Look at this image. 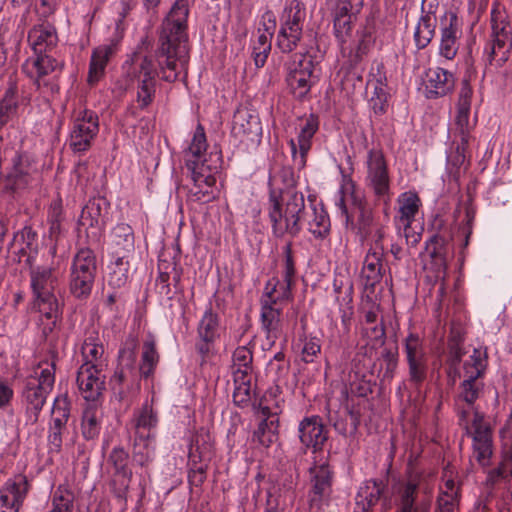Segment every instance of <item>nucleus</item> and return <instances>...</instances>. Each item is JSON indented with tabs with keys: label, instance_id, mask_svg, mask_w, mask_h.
I'll return each mask as SVG.
<instances>
[{
	"label": "nucleus",
	"instance_id": "nucleus-18",
	"mask_svg": "<svg viewBox=\"0 0 512 512\" xmlns=\"http://www.w3.org/2000/svg\"><path fill=\"white\" fill-rule=\"evenodd\" d=\"M461 29L454 13L446 14L441 19L439 54L447 60L455 58L459 47Z\"/></svg>",
	"mask_w": 512,
	"mask_h": 512
},
{
	"label": "nucleus",
	"instance_id": "nucleus-54",
	"mask_svg": "<svg viewBox=\"0 0 512 512\" xmlns=\"http://www.w3.org/2000/svg\"><path fill=\"white\" fill-rule=\"evenodd\" d=\"M381 370L383 371V381H391L398 366L397 349L384 348L381 352Z\"/></svg>",
	"mask_w": 512,
	"mask_h": 512
},
{
	"label": "nucleus",
	"instance_id": "nucleus-49",
	"mask_svg": "<svg viewBox=\"0 0 512 512\" xmlns=\"http://www.w3.org/2000/svg\"><path fill=\"white\" fill-rule=\"evenodd\" d=\"M74 493L66 486L60 485L52 497V508L48 512H73Z\"/></svg>",
	"mask_w": 512,
	"mask_h": 512
},
{
	"label": "nucleus",
	"instance_id": "nucleus-53",
	"mask_svg": "<svg viewBox=\"0 0 512 512\" xmlns=\"http://www.w3.org/2000/svg\"><path fill=\"white\" fill-rule=\"evenodd\" d=\"M17 91L16 82L10 80L8 88L6 89L3 98L0 100V113L9 118L16 113L18 108Z\"/></svg>",
	"mask_w": 512,
	"mask_h": 512
},
{
	"label": "nucleus",
	"instance_id": "nucleus-16",
	"mask_svg": "<svg viewBox=\"0 0 512 512\" xmlns=\"http://www.w3.org/2000/svg\"><path fill=\"white\" fill-rule=\"evenodd\" d=\"M78 389L87 401H96L105 390V376L99 364L83 363L77 372Z\"/></svg>",
	"mask_w": 512,
	"mask_h": 512
},
{
	"label": "nucleus",
	"instance_id": "nucleus-29",
	"mask_svg": "<svg viewBox=\"0 0 512 512\" xmlns=\"http://www.w3.org/2000/svg\"><path fill=\"white\" fill-rule=\"evenodd\" d=\"M156 450V438L154 433L147 435H135L132 460L141 468H147L154 460Z\"/></svg>",
	"mask_w": 512,
	"mask_h": 512
},
{
	"label": "nucleus",
	"instance_id": "nucleus-2",
	"mask_svg": "<svg viewBox=\"0 0 512 512\" xmlns=\"http://www.w3.org/2000/svg\"><path fill=\"white\" fill-rule=\"evenodd\" d=\"M309 213L303 193L288 191L286 196L281 197L274 189L270 191L268 216L275 237L298 236L302 229L301 223H307Z\"/></svg>",
	"mask_w": 512,
	"mask_h": 512
},
{
	"label": "nucleus",
	"instance_id": "nucleus-22",
	"mask_svg": "<svg viewBox=\"0 0 512 512\" xmlns=\"http://www.w3.org/2000/svg\"><path fill=\"white\" fill-rule=\"evenodd\" d=\"M300 442L306 448L320 450L327 441L328 435L319 416L305 417L298 427Z\"/></svg>",
	"mask_w": 512,
	"mask_h": 512
},
{
	"label": "nucleus",
	"instance_id": "nucleus-19",
	"mask_svg": "<svg viewBox=\"0 0 512 512\" xmlns=\"http://www.w3.org/2000/svg\"><path fill=\"white\" fill-rule=\"evenodd\" d=\"M28 489V480L22 474L8 480L0 490V512H19Z\"/></svg>",
	"mask_w": 512,
	"mask_h": 512
},
{
	"label": "nucleus",
	"instance_id": "nucleus-50",
	"mask_svg": "<svg viewBox=\"0 0 512 512\" xmlns=\"http://www.w3.org/2000/svg\"><path fill=\"white\" fill-rule=\"evenodd\" d=\"M430 257L439 265H444L448 254L447 239L439 234L433 235L426 243Z\"/></svg>",
	"mask_w": 512,
	"mask_h": 512
},
{
	"label": "nucleus",
	"instance_id": "nucleus-45",
	"mask_svg": "<svg viewBox=\"0 0 512 512\" xmlns=\"http://www.w3.org/2000/svg\"><path fill=\"white\" fill-rule=\"evenodd\" d=\"M278 440V419H262L258 428L254 431L253 441H257L264 447H270Z\"/></svg>",
	"mask_w": 512,
	"mask_h": 512
},
{
	"label": "nucleus",
	"instance_id": "nucleus-57",
	"mask_svg": "<svg viewBox=\"0 0 512 512\" xmlns=\"http://www.w3.org/2000/svg\"><path fill=\"white\" fill-rule=\"evenodd\" d=\"M294 284L288 283L284 280H276V282L272 285L271 290H268L265 293V296L262 300H270V297L273 300H276V305L280 302L288 301L291 299L292 293L291 289Z\"/></svg>",
	"mask_w": 512,
	"mask_h": 512
},
{
	"label": "nucleus",
	"instance_id": "nucleus-28",
	"mask_svg": "<svg viewBox=\"0 0 512 512\" xmlns=\"http://www.w3.org/2000/svg\"><path fill=\"white\" fill-rule=\"evenodd\" d=\"M385 487L382 481L368 480L363 483L356 495L354 512H373V507L382 499Z\"/></svg>",
	"mask_w": 512,
	"mask_h": 512
},
{
	"label": "nucleus",
	"instance_id": "nucleus-8",
	"mask_svg": "<svg viewBox=\"0 0 512 512\" xmlns=\"http://www.w3.org/2000/svg\"><path fill=\"white\" fill-rule=\"evenodd\" d=\"M136 347L134 339L126 342V346L119 353V367L110 379L111 389L119 401L126 400L134 386H139L135 369Z\"/></svg>",
	"mask_w": 512,
	"mask_h": 512
},
{
	"label": "nucleus",
	"instance_id": "nucleus-52",
	"mask_svg": "<svg viewBox=\"0 0 512 512\" xmlns=\"http://www.w3.org/2000/svg\"><path fill=\"white\" fill-rule=\"evenodd\" d=\"M101 425L96 411L88 408L84 411L81 423L82 435L86 440H93L98 437Z\"/></svg>",
	"mask_w": 512,
	"mask_h": 512
},
{
	"label": "nucleus",
	"instance_id": "nucleus-33",
	"mask_svg": "<svg viewBox=\"0 0 512 512\" xmlns=\"http://www.w3.org/2000/svg\"><path fill=\"white\" fill-rule=\"evenodd\" d=\"M29 42L35 54L47 53L57 44V33L54 27L41 25L34 27L28 35Z\"/></svg>",
	"mask_w": 512,
	"mask_h": 512
},
{
	"label": "nucleus",
	"instance_id": "nucleus-43",
	"mask_svg": "<svg viewBox=\"0 0 512 512\" xmlns=\"http://www.w3.org/2000/svg\"><path fill=\"white\" fill-rule=\"evenodd\" d=\"M271 189H274L281 197L286 196L288 191H296V179L291 167H282L273 177L270 178Z\"/></svg>",
	"mask_w": 512,
	"mask_h": 512
},
{
	"label": "nucleus",
	"instance_id": "nucleus-9",
	"mask_svg": "<svg viewBox=\"0 0 512 512\" xmlns=\"http://www.w3.org/2000/svg\"><path fill=\"white\" fill-rule=\"evenodd\" d=\"M306 17L305 7L299 0H292L284 10L276 45L283 53L296 49L302 39Z\"/></svg>",
	"mask_w": 512,
	"mask_h": 512
},
{
	"label": "nucleus",
	"instance_id": "nucleus-12",
	"mask_svg": "<svg viewBox=\"0 0 512 512\" xmlns=\"http://www.w3.org/2000/svg\"><path fill=\"white\" fill-rule=\"evenodd\" d=\"M129 453L121 446L114 447L107 457V468L111 472L110 488L120 500H125L132 479L128 467Z\"/></svg>",
	"mask_w": 512,
	"mask_h": 512
},
{
	"label": "nucleus",
	"instance_id": "nucleus-41",
	"mask_svg": "<svg viewBox=\"0 0 512 512\" xmlns=\"http://www.w3.org/2000/svg\"><path fill=\"white\" fill-rule=\"evenodd\" d=\"M400 220L405 226V231L410 230V223L417 214L420 206V199L416 193L404 192L399 196Z\"/></svg>",
	"mask_w": 512,
	"mask_h": 512
},
{
	"label": "nucleus",
	"instance_id": "nucleus-61",
	"mask_svg": "<svg viewBox=\"0 0 512 512\" xmlns=\"http://www.w3.org/2000/svg\"><path fill=\"white\" fill-rule=\"evenodd\" d=\"M155 81H138L137 85V103L141 109L148 107L155 96Z\"/></svg>",
	"mask_w": 512,
	"mask_h": 512
},
{
	"label": "nucleus",
	"instance_id": "nucleus-40",
	"mask_svg": "<svg viewBox=\"0 0 512 512\" xmlns=\"http://www.w3.org/2000/svg\"><path fill=\"white\" fill-rule=\"evenodd\" d=\"M36 237L31 227H24L14 235L11 248L21 255H27V261H29L37 248Z\"/></svg>",
	"mask_w": 512,
	"mask_h": 512
},
{
	"label": "nucleus",
	"instance_id": "nucleus-7",
	"mask_svg": "<svg viewBox=\"0 0 512 512\" xmlns=\"http://www.w3.org/2000/svg\"><path fill=\"white\" fill-rule=\"evenodd\" d=\"M63 64L48 53L35 54L22 66L24 73L32 80L36 88L43 93L54 94L59 91L56 73L61 72Z\"/></svg>",
	"mask_w": 512,
	"mask_h": 512
},
{
	"label": "nucleus",
	"instance_id": "nucleus-47",
	"mask_svg": "<svg viewBox=\"0 0 512 512\" xmlns=\"http://www.w3.org/2000/svg\"><path fill=\"white\" fill-rule=\"evenodd\" d=\"M418 485L413 481L407 482L399 490L398 512H425L415 506Z\"/></svg>",
	"mask_w": 512,
	"mask_h": 512
},
{
	"label": "nucleus",
	"instance_id": "nucleus-11",
	"mask_svg": "<svg viewBox=\"0 0 512 512\" xmlns=\"http://www.w3.org/2000/svg\"><path fill=\"white\" fill-rule=\"evenodd\" d=\"M287 84L295 98L304 99L315 83L314 61L310 55L295 54L288 65Z\"/></svg>",
	"mask_w": 512,
	"mask_h": 512
},
{
	"label": "nucleus",
	"instance_id": "nucleus-44",
	"mask_svg": "<svg viewBox=\"0 0 512 512\" xmlns=\"http://www.w3.org/2000/svg\"><path fill=\"white\" fill-rule=\"evenodd\" d=\"M158 424V413L151 405L145 403L135 417V435L153 433Z\"/></svg>",
	"mask_w": 512,
	"mask_h": 512
},
{
	"label": "nucleus",
	"instance_id": "nucleus-39",
	"mask_svg": "<svg viewBox=\"0 0 512 512\" xmlns=\"http://www.w3.org/2000/svg\"><path fill=\"white\" fill-rule=\"evenodd\" d=\"M159 354L156 350L155 337L148 334L143 342L141 364L139 367V374L144 378L150 377L158 363Z\"/></svg>",
	"mask_w": 512,
	"mask_h": 512
},
{
	"label": "nucleus",
	"instance_id": "nucleus-30",
	"mask_svg": "<svg viewBox=\"0 0 512 512\" xmlns=\"http://www.w3.org/2000/svg\"><path fill=\"white\" fill-rule=\"evenodd\" d=\"M312 489L310 492L311 508H320L322 500L330 492L331 473L327 466L321 465L311 471Z\"/></svg>",
	"mask_w": 512,
	"mask_h": 512
},
{
	"label": "nucleus",
	"instance_id": "nucleus-10",
	"mask_svg": "<svg viewBox=\"0 0 512 512\" xmlns=\"http://www.w3.org/2000/svg\"><path fill=\"white\" fill-rule=\"evenodd\" d=\"M366 185L375 198L388 208L391 201L388 165L381 149L372 148L367 153Z\"/></svg>",
	"mask_w": 512,
	"mask_h": 512
},
{
	"label": "nucleus",
	"instance_id": "nucleus-64",
	"mask_svg": "<svg viewBox=\"0 0 512 512\" xmlns=\"http://www.w3.org/2000/svg\"><path fill=\"white\" fill-rule=\"evenodd\" d=\"M189 466L188 480L190 485L201 486L206 480L209 464L189 462Z\"/></svg>",
	"mask_w": 512,
	"mask_h": 512
},
{
	"label": "nucleus",
	"instance_id": "nucleus-59",
	"mask_svg": "<svg viewBox=\"0 0 512 512\" xmlns=\"http://www.w3.org/2000/svg\"><path fill=\"white\" fill-rule=\"evenodd\" d=\"M447 348L446 365L459 366L462 356L465 354L462 338L459 335L451 336Z\"/></svg>",
	"mask_w": 512,
	"mask_h": 512
},
{
	"label": "nucleus",
	"instance_id": "nucleus-24",
	"mask_svg": "<svg viewBox=\"0 0 512 512\" xmlns=\"http://www.w3.org/2000/svg\"><path fill=\"white\" fill-rule=\"evenodd\" d=\"M455 85L452 73L440 68H429L426 71L425 89L429 98H437L450 93Z\"/></svg>",
	"mask_w": 512,
	"mask_h": 512
},
{
	"label": "nucleus",
	"instance_id": "nucleus-4",
	"mask_svg": "<svg viewBox=\"0 0 512 512\" xmlns=\"http://www.w3.org/2000/svg\"><path fill=\"white\" fill-rule=\"evenodd\" d=\"M30 286L33 293V305L47 319H57L60 315L59 279L51 267L30 268Z\"/></svg>",
	"mask_w": 512,
	"mask_h": 512
},
{
	"label": "nucleus",
	"instance_id": "nucleus-26",
	"mask_svg": "<svg viewBox=\"0 0 512 512\" xmlns=\"http://www.w3.org/2000/svg\"><path fill=\"white\" fill-rule=\"evenodd\" d=\"M116 51L117 43L114 41L99 45L92 51L88 72L90 85L97 83L104 76L107 63L116 54Z\"/></svg>",
	"mask_w": 512,
	"mask_h": 512
},
{
	"label": "nucleus",
	"instance_id": "nucleus-27",
	"mask_svg": "<svg viewBox=\"0 0 512 512\" xmlns=\"http://www.w3.org/2000/svg\"><path fill=\"white\" fill-rule=\"evenodd\" d=\"M108 210L109 203L104 197L90 199L82 209L81 225L101 229L106 224Z\"/></svg>",
	"mask_w": 512,
	"mask_h": 512
},
{
	"label": "nucleus",
	"instance_id": "nucleus-37",
	"mask_svg": "<svg viewBox=\"0 0 512 512\" xmlns=\"http://www.w3.org/2000/svg\"><path fill=\"white\" fill-rule=\"evenodd\" d=\"M436 23V16L432 12L422 14L414 32V42L418 49H424L430 44L435 34Z\"/></svg>",
	"mask_w": 512,
	"mask_h": 512
},
{
	"label": "nucleus",
	"instance_id": "nucleus-25",
	"mask_svg": "<svg viewBox=\"0 0 512 512\" xmlns=\"http://www.w3.org/2000/svg\"><path fill=\"white\" fill-rule=\"evenodd\" d=\"M281 308L276 305V300L270 297V300L261 301V322L266 332L267 345L272 347L279 337Z\"/></svg>",
	"mask_w": 512,
	"mask_h": 512
},
{
	"label": "nucleus",
	"instance_id": "nucleus-56",
	"mask_svg": "<svg viewBox=\"0 0 512 512\" xmlns=\"http://www.w3.org/2000/svg\"><path fill=\"white\" fill-rule=\"evenodd\" d=\"M214 186H208L204 182H193V186L189 189L188 199L193 202L209 203L216 198Z\"/></svg>",
	"mask_w": 512,
	"mask_h": 512
},
{
	"label": "nucleus",
	"instance_id": "nucleus-58",
	"mask_svg": "<svg viewBox=\"0 0 512 512\" xmlns=\"http://www.w3.org/2000/svg\"><path fill=\"white\" fill-rule=\"evenodd\" d=\"M206 149L207 141L204 128L201 125H198L194 132L191 144L188 147L185 159L203 157V152H205Z\"/></svg>",
	"mask_w": 512,
	"mask_h": 512
},
{
	"label": "nucleus",
	"instance_id": "nucleus-36",
	"mask_svg": "<svg viewBox=\"0 0 512 512\" xmlns=\"http://www.w3.org/2000/svg\"><path fill=\"white\" fill-rule=\"evenodd\" d=\"M113 255L117 258V251L129 255L134 250V233L130 225L120 223L112 230Z\"/></svg>",
	"mask_w": 512,
	"mask_h": 512
},
{
	"label": "nucleus",
	"instance_id": "nucleus-62",
	"mask_svg": "<svg viewBox=\"0 0 512 512\" xmlns=\"http://www.w3.org/2000/svg\"><path fill=\"white\" fill-rule=\"evenodd\" d=\"M252 361V351L246 346H240L233 353L232 369L253 370Z\"/></svg>",
	"mask_w": 512,
	"mask_h": 512
},
{
	"label": "nucleus",
	"instance_id": "nucleus-13",
	"mask_svg": "<svg viewBox=\"0 0 512 512\" xmlns=\"http://www.w3.org/2000/svg\"><path fill=\"white\" fill-rule=\"evenodd\" d=\"M99 132L98 116L93 111L84 110L75 118L68 141L69 148L75 153L90 149Z\"/></svg>",
	"mask_w": 512,
	"mask_h": 512
},
{
	"label": "nucleus",
	"instance_id": "nucleus-1",
	"mask_svg": "<svg viewBox=\"0 0 512 512\" xmlns=\"http://www.w3.org/2000/svg\"><path fill=\"white\" fill-rule=\"evenodd\" d=\"M189 14L187 0H176L162 23L159 38L160 46L156 51L161 78L167 82L177 80L179 70L188 63L187 18Z\"/></svg>",
	"mask_w": 512,
	"mask_h": 512
},
{
	"label": "nucleus",
	"instance_id": "nucleus-51",
	"mask_svg": "<svg viewBox=\"0 0 512 512\" xmlns=\"http://www.w3.org/2000/svg\"><path fill=\"white\" fill-rule=\"evenodd\" d=\"M29 182V175L23 172L18 166H14L12 171L7 174L3 180L5 191L11 194L23 190Z\"/></svg>",
	"mask_w": 512,
	"mask_h": 512
},
{
	"label": "nucleus",
	"instance_id": "nucleus-38",
	"mask_svg": "<svg viewBox=\"0 0 512 512\" xmlns=\"http://www.w3.org/2000/svg\"><path fill=\"white\" fill-rule=\"evenodd\" d=\"M197 333L200 340L207 342H215L220 336V318L219 315L213 311L211 305L205 310L202 318L199 321Z\"/></svg>",
	"mask_w": 512,
	"mask_h": 512
},
{
	"label": "nucleus",
	"instance_id": "nucleus-32",
	"mask_svg": "<svg viewBox=\"0 0 512 512\" xmlns=\"http://www.w3.org/2000/svg\"><path fill=\"white\" fill-rule=\"evenodd\" d=\"M213 457V443L208 432L198 431L191 440L189 462L209 464Z\"/></svg>",
	"mask_w": 512,
	"mask_h": 512
},
{
	"label": "nucleus",
	"instance_id": "nucleus-48",
	"mask_svg": "<svg viewBox=\"0 0 512 512\" xmlns=\"http://www.w3.org/2000/svg\"><path fill=\"white\" fill-rule=\"evenodd\" d=\"M52 425L54 430H64L70 416V402L66 395L55 398L52 407Z\"/></svg>",
	"mask_w": 512,
	"mask_h": 512
},
{
	"label": "nucleus",
	"instance_id": "nucleus-14",
	"mask_svg": "<svg viewBox=\"0 0 512 512\" xmlns=\"http://www.w3.org/2000/svg\"><path fill=\"white\" fill-rule=\"evenodd\" d=\"M486 367L485 354L479 349H474L473 354L464 363V380L461 384V397L473 404L482 392L483 384L479 378Z\"/></svg>",
	"mask_w": 512,
	"mask_h": 512
},
{
	"label": "nucleus",
	"instance_id": "nucleus-34",
	"mask_svg": "<svg viewBox=\"0 0 512 512\" xmlns=\"http://www.w3.org/2000/svg\"><path fill=\"white\" fill-rule=\"evenodd\" d=\"M319 127L317 116L311 114L304 121L303 126L300 129L297 143L299 146V162L298 168L301 169L306 164V156L311 149V141Z\"/></svg>",
	"mask_w": 512,
	"mask_h": 512
},
{
	"label": "nucleus",
	"instance_id": "nucleus-31",
	"mask_svg": "<svg viewBox=\"0 0 512 512\" xmlns=\"http://www.w3.org/2000/svg\"><path fill=\"white\" fill-rule=\"evenodd\" d=\"M382 257V252L377 250H369L366 254L361 270L365 289H373L381 281L384 273Z\"/></svg>",
	"mask_w": 512,
	"mask_h": 512
},
{
	"label": "nucleus",
	"instance_id": "nucleus-55",
	"mask_svg": "<svg viewBox=\"0 0 512 512\" xmlns=\"http://www.w3.org/2000/svg\"><path fill=\"white\" fill-rule=\"evenodd\" d=\"M335 36L341 43H345L352 29L353 19L356 15L332 13Z\"/></svg>",
	"mask_w": 512,
	"mask_h": 512
},
{
	"label": "nucleus",
	"instance_id": "nucleus-6",
	"mask_svg": "<svg viewBox=\"0 0 512 512\" xmlns=\"http://www.w3.org/2000/svg\"><path fill=\"white\" fill-rule=\"evenodd\" d=\"M97 272L96 256L89 248L80 249L74 256L69 281L71 294L86 299L92 291Z\"/></svg>",
	"mask_w": 512,
	"mask_h": 512
},
{
	"label": "nucleus",
	"instance_id": "nucleus-3",
	"mask_svg": "<svg viewBox=\"0 0 512 512\" xmlns=\"http://www.w3.org/2000/svg\"><path fill=\"white\" fill-rule=\"evenodd\" d=\"M56 364L54 361L40 363L34 373L24 380L21 400L25 410L26 424L38 422L40 413L55 383Z\"/></svg>",
	"mask_w": 512,
	"mask_h": 512
},
{
	"label": "nucleus",
	"instance_id": "nucleus-21",
	"mask_svg": "<svg viewBox=\"0 0 512 512\" xmlns=\"http://www.w3.org/2000/svg\"><path fill=\"white\" fill-rule=\"evenodd\" d=\"M472 94V88L465 82L460 90L457 115L455 118L456 133L460 137L463 145H468L470 131L474 127V124H472L469 119Z\"/></svg>",
	"mask_w": 512,
	"mask_h": 512
},
{
	"label": "nucleus",
	"instance_id": "nucleus-46",
	"mask_svg": "<svg viewBox=\"0 0 512 512\" xmlns=\"http://www.w3.org/2000/svg\"><path fill=\"white\" fill-rule=\"evenodd\" d=\"M129 260L127 255L117 251L113 270L109 274L108 285L112 288H121L128 281Z\"/></svg>",
	"mask_w": 512,
	"mask_h": 512
},
{
	"label": "nucleus",
	"instance_id": "nucleus-63",
	"mask_svg": "<svg viewBox=\"0 0 512 512\" xmlns=\"http://www.w3.org/2000/svg\"><path fill=\"white\" fill-rule=\"evenodd\" d=\"M135 73L138 81H155V78L158 75L153 60L148 56L141 59L135 69Z\"/></svg>",
	"mask_w": 512,
	"mask_h": 512
},
{
	"label": "nucleus",
	"instance_id": "nucleus-35",
	"mask_svg": "<svg viewBox=\"0 0 512 512\" xmlns=\"http://www.w3.org/2000/svg\"><path fill=\"white\" fill-rule=\"evenodd\" d=\"M308 215V230L316 237L323 239L330 232V219L322 205L311 203Z\"/></svg>",
	"mask_w": 512,
	"mask_h": 512
},
{
	"label": "nucleus",
	"instance_id": "nucleus-23",
	"mask_svg": "<svg viewBox=\"0 0 512 512\" xmlns=\"http://www.w3.org/2000/svg\"><path fill=\"white\" fill-rule=\"evenodd\" d=\"M232 133L234 136L255 141L262 134L261 122L257 114L249 109H238L233 117Z\"/></svg>",
	"mask_w": 512,
	"mask_h": 512
},
{
	"label": "nucleus",
	"instance_id": "nucleus-15",
	"mask_svg": "<svg viewBox=\"0 0 512 512\" xmlns=\"http://www.w3.org/2000/svg\"><path fill=\"white\" fill-rule=\"evenodd\" d=\"M351 198L354 210L357 213L356 220L348 213L343 198L340 199L339 206L342 214L346 217V227L363 243L372 233L374 223L373 211L362 197L353 193Z\"/></svg>",
	"mask_w": 512,
	"mask_h": 512
},
{
	"label": "nucleus",
	"instance_id": "nucleus-42",
	"mask_svg": "<svg viewBox=\"0 0 512 512\" xmlns=\"http://www.w3.org/2000/svg\"><path fill=\"white\" fill-rule=\"evenodd\" d=\"M82 355L85 359L84 363H92L101 365V359L104 354V347L97 332L89 333L84 339L81 348Z\"/></svg>",
	"mask_w": 512,
	"mask_h": 512
},
{
	"label": "nucleus",
	"instance_id": "nucleus-17",
	"mask_svg": "<svg viewBox=\"0 0 512 512\" xmlns=\"http://www.w3.org/2000/svg\"><path fill=\"white\" fill-rule=\"evenodd\" d=\"M405 353L410 381L414 384L422 383L426 378L427 359L423 340L419 335L410 333L405 338Z\"/></svg>",
	"mask_w": 512,
	"mask_h": 512
},
{
	"label": "nucleus",
	"instance_id": "nucleus-5",
	"mask_svg": "<svg viewBox=\"0 0 512 512\" xmlns=\"http://www.w3.org/2000/svg\"><path fill=\"white\" fill-rule=\"evenodd\" d=\"M491 35L484 48L485 60L489 65L501 67L512 50V26L505 12L494 8L491 12Z\"/></svg>",
	"mask_w": 512,
	"mask_h": 512
},
{
	"label": "nucleus",
	"instance_id": "nucleus-20",
	"mask_svg": "<svg viewBox=\"0 0 512 512\" xmlns=\"http://www.w3.org/2000/svg\"><path fill=\"white\" fill-rule=\"evenodd\" d=\"M186 167L191 173L193 182H204L208 186H215V174L220 168V158L217 155H210L209 159L203 157L186 158Z\"/></svg>",
	"mask_w": 512,
	"mask_h": 512
},
{
	"label": "nucleus",
	"instance_id": "nucleus-60",
	"mask_svg": "<svg viewBox=\"0 0 512 512\" xmlns=\"http://www.w3.org/2000/svg\"><path fill=\"white\" fill-rule=\"evenodd\" d=\"M332 13L357 15L363 7V0H329Z\"/></svg>",
	"mask_w": 512,
	"mask_h": 512
}]
</instances>
